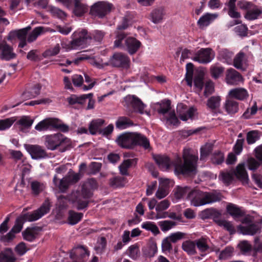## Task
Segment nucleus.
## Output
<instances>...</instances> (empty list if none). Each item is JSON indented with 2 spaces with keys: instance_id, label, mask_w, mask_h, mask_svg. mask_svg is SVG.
Returning a JSON list of instances; mask_svg holds the SVG:
<instances>
[{
  "instance_id": "56",
  "label": "nucleus",
  "mask_w": 262,
  "mask_h": 262,
  "mask_svg": "<svg viewBox=\"0 0 262 262\" xmlns=\"http://www.w3.org/2000/svg\"><path fill=\"white\" fill-rule=\"evenodd\" d=\"M43 30V28L42 27L35 28L32 32L28 35L27 41L29 42H31L35 40L37 37L42 33Z\"/></svg>"
},
{
  "instance_id": "54",
  "label": "nucleus",
  "mask_w": 262,
  "mask_h": 262,
  "mask_svg": "<svg viewBox=\"0 0 262 262\" xmlns=\"http://www.w3.org/2000/svg\"><path fill=\"white\" fill-rule=\"evenodd\" d=\"M74 194L80 195L84 199H89L92 196L93 192L87 185H83L81 191H77Z\"/></svg>"
},
{
  "instance_id": "59",
  "label": "nucleus",
  "mask_w": 262,
  "mask_h": 262,
  "mask_svg": "<svg viewBox=\"0 0 262 262\" xmlns=\"http://www.w3.org/2000/svg\"><path fill=\"white\" fill-rule=\"evenodd\" d=\"M224 69L223 67L218 65H212L210 67V73L213 78H218L223 73Z\"/></svg>"
},
{
  "instance_id": "41",
  "label": "nucleus",
  "mask_w": 262,
  "mask_h": 262,
  "mask_svg": "<svg viewBox=\"0 0 262 262\" xmlns=\"http://www.w3.org/2000/svg\"><path fill=\"white\" fill-rule=\"evenodd\" d=\"M221 99L219 96H211L207 102V106L212 112H215L220 107Z\"/></svg>"
},
{
  "instance_id": "30",
  "label": "nucleus",
  "mask_w": 262,
  "mask_h": 262,
  "mask_svg": "<svg viewBox=\"0 0 262 262\" xmlns=\"http://www.w3.org/2000/svg\"><path fill=\"white\" fill-rule=\"evenodd\" d=\"M224 107L228 114L233 115L238 111V103L230 97L226 100Z\"/></svg>"
},
{
  "instance_id": "19",
  "label": "nucleus",
  "mask_w": 262,
  "mask_h": 262,
  "mask_svg": "<svg viewBox=\"0 0 262 262\" xmlns=\"http://www.w3.org/2000/svg\"><path fill=\"white\" fill-rule=\"evenodd\" d=\"M16 56V55L14 52L13 48L6 41H4V45L2 46V48L1 50V59L5 61H9L14 59Z\"/></svg>"
},
{
  "instance_id": "12",
  "label": "nucleus",
  "mask_w": 262,
  "mask_h": 262,
  "mask_svg": "<svg viewBox=\"0 0 262 262\" xmlns=\"http://www.w3.org/2000/svg\"><path fill=\"white\" fill-rule=\"evenodd\" d=\"M110 64L114 67L128 69L129 67L130 59L124 54L115 53L110 59Z\"/></svg>"
},
{
  "instance_id": "26",
  "label": "nucleus",
  "mask_w": 262,
  "mask_h": 262,
  "mask_svg": "<svg viewBox=\"0 0 262 262\" xmlns=\"http://www.w3.org/2000/svg\"><path fill=\"white\" fill-rule=\"evenodd\" d=\"M229 96L232 99H236L239 100L246 99L249 95L247 91L244 88H235L232 89L229 92Z\"/></svg>"
},
{
  "instance_id": "10",
  "label": "nucleus",
  "mask_w": 262,
  "mask_h": 262,
  "mask_svg": "<svg viewBox=\"0 0 262 262\" xmlns=\"http://www.w3.org/2000/svg\"><path fill=\"white\" fill-rule=\"evenodd\" d=\"M125 104L133 108L134 112L141 114L144 113V109L145 105L142 100L137 96L134 95H128L124 97Z\"/></svg>"
},
{
  "instance_id": "9",
  "label": "nucleus",
  "mask_w": 262,
  "mask_h": 262,
  "mask_svg": "<svg viewBox=\"0 0 262 262\" xmlns=\"http://www.w3.org/2000/svg\"><path fill=\"white\" fill-rule=\"evenodd\" d=\"M89 255L90 251L85 246H78L74 248L70 253L72 262H86Z\"/></svg>"
},
{
  "instance_id": "31",
  "label": "nucleus",
  "mask_w": 262,
  "mask_h": 262,
  "mask_svg": "<svg viewBox=\"0 0 262 262\" xmlns=\"http://www.w3.org/2000/svg\"><path fill=\"white\" fill-rule=\"evenodd\" d=\"M143 254L145 257L151 258L154 257L158 252L157 245L156 242H151L143 248Z\"/></svg>"
},
{
  "instance_id": "44",
  "label": "nucleus",
  "mask_w": 262,
  "mask_h": 262,
  "mask_svg": "<svg viewBox=\"0 0 262 262\" xmlns=\"http://www.w3.org/2000/svg\"><path fill=\"white\" fill-rule=\"evenodd\" d=\"M195 242L187 240L184 242L182 245V249L188 254L193 255L196 253Z\"/></svg>"
},
{
  "instance_id": "64",
  "label": "nucleus",
  "mask_w": 262,
  "mask_h": 262,
  "mask_svg": "<svg viewBox=\"0 0 262 262\" xmlns=\"http://www.w3.org/2000/svg\"><path fill=\"white\" fill-rule=\"evenodd\" d=\"M237 5L239 9L247 12L249 10L252 8L255 5L251 2L246 0H239L237 1Z\"/></svg>"
},
{
  "instance_id": "29",
  "label": "nucleus",
  "mask_w": 262,
  "mask_h": 262,
  "mask_svg": "<svg viewBox=\"0 0 262 262\" xmlns=\"http://www.w3.org/2000/svg\"><path fill=\"white\" fill-rule=\"evenodd\" d=\"M138 162V159H129L125 160L119 166L120 173L123 176H128V169L132 166H135Z\"/></svg>"
},
{
  "instance_id": "38",
  "label": "nucleus",
  "mask_w": 262,
  "mask_h": 262,
  "mask_svg": "<svg viewBox=\"0 0 262 262\" xmlns=\"http://www.w3.org/2000/svg\"><path fill=\"white\" fill-rule=\"evenodd\" d=\"M83 214L70 210L68 212V221L69 224L74 225L79 223L82 219Z\"/></svg>"
},
{
  "instance_id": "62",
  "label": "nucleus",
  "mask_w": 262,
  "mask_h": 262,
  "mask_svg": "<svg viewBox=\"0 0 262 262\" xmlns=\"http://www.w3.org/2000/svg\"><path fill=\"white\" fill-rule=\"evenodd\" d=\"M245 57V53L242 52H239L234 57L233 60V66L237 69H241L243 67V61Z\"/></svg>"
},
{
  "instance_id": "13",
  "label": "nucleus",
  "mask_w": 262,
  "mask_h": 262,
  "mask_svg": "<svg viewBox=\"0 0 262 262\" xmlns=\"http://www.w3.org/2000/svg\"><path fill=\"white\" fill-rule=\"evenodd\" d=\"M93 93H89L88 94H82L78 96L75 94H72L67 98V101L69 104L73 107L75 108L79 109L80 108L85 105L88 97L93 96Z\"/></svg>"
},
{
  "instance_id": "21",
  "label": "nucleus",
  "mask_w": 262,
  "mask_h": 262,
  "mask_svg": "<svg viewBox=\"0 0 262 262\" xmlns=\"http://www.w3.org/2000/svg\"><path fill=\"white\" fill-rule=\"evenodd\" d=\"M56 126L55 118H48L40 121L35 126V129L39 132L52 130Z\"/></svg>"
},
{
  "instance_id": "18",
  "label": "nucleus",
  "mask_w": 262,
  "mask_h": 262,
  "mask_svg": "<svg viewBox=\"0 0 262 262\" xmlns=\"http://www.w3.org/2000/svg\"><path fill=\"white\" fill-rule=\"evenodd\" d=\"M166 14V11L163 7H159L154 9L150 12L149 19L154 24L162 23Z\"/></svg>"
},
{
  "instance_id": "7",
  "label": "nucleus",
  "mask_w": 262,
  "mask_h": 262,
  "mask_svg": "<svg viewBox=\"0 0 262 262\" xmlns=\"http://www.w3.org/2000/svg\"><path fill=\"white\" fill-rule=\"evenodd\" d=\"M72 40L70 42L71 48L73 49L79 48L82 49L86 47L89 41L92 39V36L87 30L79 29L72 34Z\"/></svg>"
},
{
  "instance_id": "8",
  "label": "nucleus",
  "mask_w": 262,
  "mask_h": 262,
  "mask_svg": "<svg viewBox=\"0 0 262 262\" xmlns=\"http://www.w3.org/2000/svg\"><path fill=\"white\" fill-rule=\"evenodd\" d=\"M112 6V4L106 2H98L92 6L90 9V14L99 18H103L111 12Z\"/></svg>"
},
{
  "instance_id": "2",
  "label": "nucleus",
  "mask_w": 262,
  "mask_h": 262,
  "mask_svg": "<svg viewBox=\"0 0 262 262\" xmlns=\"http://www.w3.org/2000/svg\"><path fill=\"white\" fill-rule=\"evenodd\" d=\"M51 207V204L49 198H46L37 209L32 212L25 213L19 215L16 219L15 224L11 229L12 232L18 233L21 230L24 224L26 221L33 222L37 221L45 214L49 212Z\"/></svg>"
},
{
  "instance_id": "53",
  "label": "nucleus",
  "mask_w": 262,
  "mask_h": 262,
  "mask_svg": "<svg viewBox=\"0 0 262 262\" xmlns=\"http://www.w3.org/2000/svg\"><path fill=\"white\" fill-rule=\"evenodd\" d=\"M34 120L29 116H23L18 121L17 124L21 126V129L24 128H30L32 126Z\"/></svg>"
},
{
  "instance_id": "60",
  "label": "nucleus",
  "mask_w": 262,
  "mask_h": 262,
  "mask_svg": "<svg viewBox=\"0 0 262 262\" xmlns=\"http://www.w3.org/2000/svg\"><path fill=\"white\" fill-rule=\"evenodd\" d=\"M217 225L223 227L230 234H233L236 232L234 226L230 222L222 220L221 221H219V223Z\"/></svg>"
},
{
  "instance_id": "15",
  "label": "nucleus",
  "mask_w": 262,
  "mask_h": 262,
  "mask_svg": "<svg viewBox=\"0 0 262 262\" xmlns=\"http://www.w3.org/2000/svg\"><path fill=\"white\" fill-rule=\"evenodd\" d=\"M234 176L241 181L243 184H247L249 182V177L248 173L246 170L245 166L244 163L238 164L235 169H233Z\"/></svg>"
},
{
  "instance_id": "36",
  "label": "nucleus",
  "mask_w": 262,
  "mask_h": 262,
  "mask_svg": "<svg viewBox=\"0 0 262 262\" xmlns=\"http://www.w3.org/2000/svg\"><path fill=\"white\" fill-rule=\"evenodd\" d=\"M134 125V122L126 117H119L116 122V127L119 129H124Z\"/></svg>"
},
{
  "instance_id": "4",
  "label": "nucleus",
  "mask_w": 262,
  "mask_h": 262,
  "mask_svg": "<svg viewBox=\"0 0 262 262\" xmlns=\"http://www.w3.org/2000/svg\"><path fill=\"white\" fill-rule=\"evenodd\" d=\"M194 206H200L206 204L220 202L223 198L221 193L216 191L213 192H203L199 189H192L187 195Z\"/></svg>"
},
{
  "instance_id": "6",
  "label": "nucleus",
  "mask_w": 262,
  "mask_h": 262,
  "mask_svg": "<svg viewBox=\"0 0 262 262\" xmlns=\"http://www.w3.org/2000/svg\"><path fill=\"white\" fill-rule=\"evenodd\" d=\"M45 145L48 149L51 150L60 146L61 152H64L72 148L71 141L61 133L48 135L45 138Z\"/></svg>"
},
{
  "instance_id": "14",
  "label": "nucleus",
  "mask_w": 262,
  "mask_h": 262,
  "mask_svg": "<svg viewBox=\"0 0 262 262\" xmlns=\"http://www.w3.org/2000/svg\"><path fill=\"white\" fill-rule=\"evenodd\" d=\"M25 146L33 159H41L48 157L46 150L40 145L25 144Z\"/></svg>"
},
{
  "instance_id": "3",
  "label": "nucleus",
  "mask_w": 262,
  "mask_h": 262,
  "mask_svg": "<svg viewBox=\"0 0 262 262\" xmlns=\"http://www.w3.org/2000/svg\"><path fill=\"white\" fill-rule=\"evenodd\" d=\"M118 145L123 148L134 149L139 146L145 149L150 148L149 140L140 133L125 132L120 135L116 140Z\"/></svg>"
},
{
  "instance_id": "16",
  "label": "nucleus",
  "mask_w": 262,
  "mask_h": 262,
  "mask_svg": "<svg viewBox=\"0 0 262 262\" xmlns=\"http://www.w3.org/2000/svg\"><path fill=\"white\" fill-rule=\"evenodd\" d=\"M187 106L183 104L178 105L177 111L179 118L182 121H187L189 118H192L194 116V109L190 107L187 109Z\"/></svg>"
},
{
  "instance_id": "47",
  "label": "nucleus",
  "mask_w": 262,
  "mask_h": 262,
  "mask_svg": "<svg viewBox=\"0 0 262 262\" xmlns=\"http://www.w3.org/2000/svg\"><path fill=\"white\" fill-rule=\"evenodd\" d=\"M106 245V238L104 236L101 237L98 241L97 245L94 248L96 254L99 255L103 254L105 251Z\"/></svg>"
},
{
  "instance_id": "22",
  "label": "nucleus",
  "mask_w": 262,
  "mask_h": 262,
  "mask_svg": "<svg viewBox=\"0 0 262 262\" xmlns=\"http://www.w3.org/2000/svg\"><path fill=\"white\" fill-rule=\"evenodd\" d=\"M237 228L244 235H253L260 231L259 226L255 223H251L246 226L239 225Z\"/></svg>"
},
{
  "instance_id": "48",
  "label": "nucleus",
  "mask_w": 262,
  "mask_h": 262,
  "mask_svg": "<svg viewBox=\"0 0 262 262\" xmlns=\"http://www.w3.org/2000/svg\"><path fill=\"white\" fill-rule=\"evenodd\" d=\"M219 56L223 62L230 64L232 61L233 53L227 49H222L219 52Z\"/></svg>"
},
{
  "instance_id": "23",
  "label": "nucleus",
  "mask_w": 262,
  "mask_h": 262,
  "mask_svg": "<svg viewBox=\"0 0 262 262\" xmlns=\"http://www.w3.org/2000/svg\"><path fill=\"white\" fill-rule=\"evenodd\" d=\"M227 212L233 217L235 221L245 215V212L237 205L230 203L226 207Z\"/></svg>"
},
{
  "instance_id": "50",
  "label": "nucleus",
  "mask_w": 262,
  "mask_h": 262,
  "mask_svg": "<svg viewBox=\"0 0 262 262\" xmlns=\"http://www.w3.org/2000/svg\"><path fill=\"white\" fill-rule=\"evenodd\" d=\"M141 227L147 231H151L155 235L160 233L158 227L155 223L151 222H144L141 225Z\"/></svg>"
},
{
  "instance_id": "34",
  "label": "nucleus",
  "mask_w": 262,
  "mask_h": 262,
  "mask_svg": "<svg viewBox=\"0 0 262 262\" xmlns=\"http://www.w3.org/2000/svg\"><path fill=\"white\" fill-rule=\"evenodd\" d=\"M261 13L262 9L255 5L252 8L246 12L244 17L247 20H252L258 18Z\"/></svg>"
},
{
  "instance_id": "25",
  "label": "nucleus",
  "mask_w": 262,
  "mask_h": 262,
  "mask_svg": "<svg viewBox=\"0 0 262 262\" xmlns=\"http://www.w3.org/2000/svg\"><path fill=\"white\" fill-rule=\"evenodd\" d=\"M226 79L227 82L230 84H237L243 79L242 75L232 68L227 70Z\"/></svg>"
},
{
  "instance_id": "20",
  "label": "nucleus",
  "mask_w": 262,
  "mask_h": 262,
  "mask_svg": "<svg viewBox=\"0 0 262 262\" xmlns=\"http://www.w3.org/2000/svg\"><path fill=\"white\" fill-rule=\"evenodd\" d=\"M202 217L206 219H213V221L218 224L219 221H221L222 213L216 209L213 208H208L202 212Z\"/></svg>"
},
{
  "instance_id": "61",
  "label": "nucleus",
  "mask_w": 262,
  "mask_h": 262,
  "mask_svg": "<svg viewBox=\"0 0 262 262\" xmlns=\"http://www.w3.org/2000/svg\"><path fill=\"white\" fill-rule=\"evenodd\" d=\"M213 147L210 144H206L204 147L201 148L200 149V160H203L207 158L212 152Z\"/></svg>"
},
{
  "instance_id": "45",
  "label": "nucleus",
  "mask_w": 262,
  "mask_h": 262,
  "mask_svg": "<svg viewBox=\"0 0 262 262\" xmlns=\"http://www.w3.org/2000/svg\"><path fill=\"white\" fill-rule=\"evenodd\" d=\"M258 253L262 254V239L259 236L254 237L252 256L257 258Z\"/></svg>"
},
{
  "instance_id": "24",
  "label": "nucleus",
  "mask_w": 262,
  "mask_h": 262,
  "mask_svg": "<svg viewBox=\"0 0 262 262\" xmlns=\"http://www.w3.org/2000/svg\"><path fill=\"white\" fill-rule=\"evenodd\" d=\"M40 230V228L37 226L28 227L22 232V235L25 240L31 242L35 240Z\"/></svg>"
},
{
  "instance_id": "37",
  "label": "nucleus",
  "mask_w": 262,
  "mask_h": 262,
  "mask_svg": "<svg viewBox=\"0 0 262 262\" xmlns=\"http://www.w3.org/2000/svg\"><path fill=\"white\" fill-rule=\"evenodd\" d=\"M192 190L190 187L177 186L173 189V192L175 197L177 199H180L187 195Z\"/></svg>"
},
{
  "instance_id": "52",
  "label": "nucleus",
  "mask_w": 262,
  "mask_h": 262,
  "mask_svg": "<svg viewBox=\"0 0 262 262\" xmlns=\"http://www.w3.org/2000/svg\"><path fill=\"white\" fill-rule=\"evenodd\" d=\"M30 29V28L28 27L20 30L12 31L10 32V35L11 37H16L19 40L26 39L28 31Z\"/></svg>"
},
{
  "instance_id": "1",
  "label": "nucleus",
  "mask_w": 262,
  "mask_h": 262,
  "mask_svg": "<svg viewBox=\"0 0 262 262\" xmlns=\"http://www.w3.org/2000/svg\"><path fill=\"white\" fill-rule=\"evenodd\" d=\"M154 159L160 168L163 171L173 167L177 175L192 177L197 173L198 157L191 154L189 149L183 150L182 159L177 157L173 161L164 155H156Z\"/></svg>"
},
{
  "instance_id": "33",
  "label": "nucleus",
  "mask_w": 262,
  "mask_h": 262,
  "mask_svg": "<svg viewBox=\"0 0 262 262\" xmlns=\"http://www.w3.org/2000/svg\"><path fill=\"white\" fill-rule=\"evenodd\" d=\"M53 182L55 186L58 187L62 192H65L70 185L66 177L59 181L57 176L55 175L53 178Z\"/></svg>"
},
{
  "instance_id": "27",
  "label": "nucleus",
  "mask_w": 262,
  "mask_h": 262,
  "mask_svg": "<svg viewBox=\"0 0 262 262\" xmlns=\"http://www.w3.org/2000/svg\"><path fill=\"white\" fill-rule=\"evenodd\" d=\"M237 0H229L225 4L228 7L227 12L229 16L233 18H239L241 17V13L237 11L236 2ZM227 9L224 8L223 10L226 11Z\"/></svg>"
},
{
  "instance_id": "43",
  "label": "nucleus",
  "mask_w": 262,
  "mask_h": 262,
  "mask_svg": "<svg viewBox=\"0 0 262 262\" xmlns=\"http://www.w3.org/2000/svg\"><path fill=\"white\" fill-rule=\"evenodd\" d=\"M195 246L201 252H206L210 248L208 244V238L202 236L201 238L195 240Z\"/></svg>"
},
{
  "instance_id": "28",
  "label": "nucleus",
  "mask_w": 262,
  "mask_h": 262,
  "mask_svg": "<svg viewBox=\"0 0 262 262\" xmlns=\"http://www.w3.org/2000/svg\"><path fill=\"white\" fill-rule=\"evenodd\" d=\"M73 13L77 16H82L88 10V6L82 3L81 0H74Z\"/></svg>"
},
{
  "instance_id": "49",
  "label": "nucleus",
  "mask_w": 262,
  "mask_h": 262,
  "mask_svg": "<svg viewBox=\"0 0 262 262\" xmlns=\"http://www.w3.org/2000/svg\"><path fill=\"white\" fill-rule=\"evenodd\" d=\"M80 195L74 194V202L77 204V209L78 210L84 209L88 207L90 203L88 200H83Z\"/></svg>"
},
{
  "instance_id": "63",
  "label": "nucleus",
  "mask_w": 262,
  "mask_h": 262,
  "mask_svg": "<svg viewBox=\"0 0 262 262\" xmlns=\"http://www.w3.org/2000/svg\"><path fill=\"white\" fill-rule=\"evenodd\" d=\"M238 246L241 251L244 253L252 252L253 247L247 241L241 242Z\"/></svg>"
},
{
  "instance_id": "35",
  "label": "nucleus",
  "mask_w": 262,
  "mask_h": 262,
  "mask_svg": "<svg viewBox=\"0 0 262 262\" xmlns=\"http://www.w3.org/2000/svg\"><path fill=\"white\" fill-rule=\"evenodd\" d=\"M104 123V120L102 119L93 120L91 122L89 126V130L91 134L95 135L97 132L101 130V127Z\"/></svg>"
},
{
  "instance_id": "11",
  "label": "nucleus",
  "mask_w": 262,
  "mask_h": 262,
  "mask_svg": "<svg viewBox=\"0 0 262 262\" xmlns=\"http://www.w3.org/2000/svg\"><path fill=\"white\" fill-rule=\"evenodd\" d=\"M214 57V52L211 48H202L196 53L192 60L201 64H207Z\"/></svg>"
},
{
  "instance_id": "32",
  "label": "nucleus",
  "mask_w": 262,
  "mask_h": 262,
  "mask_svg": "<svg viewBox=\"0 0 262 262\" xmlns=\"http://www.w3.org/2000/svg\"><path fill=\"white\" fill-rule=\"evenodd\" d=\"M16 258L11 248H7L0 253V262H15Z\"/></svg>"
},
{
  "instance_id": "5",
  "label": "nucleus",
  "mask_w": 262,
  "mask_h": 262,
  "mask_svg": "<svg viewBox=\"0 0 262 262\" xmlns=\"http://www.w3.org/2000/svg\"><path fill=\"white\" fill-rule=\"evenodd\" d=\"M127 35L125 32L118 33L114 41V46L115 47L124 49L130 55H133L139 50L142 43L136 38L127 37Z\"/></svg>"
},
{
  "instance_id": "42",
  "label": "nucleus",
  "mask_w": 262,
  "mask_h": 262,
  "mask_svg": "<svg viewBox=\"0 0 262 262\" xmlns=\"http://www.w3.org/2000/svg\"><path fill=\"white\" fill-rule=\"evenodd\" d=\"M216 17V15L215 14H212L208 13H206L199 18L197 22V24L200 28L204 26H207Z\"/></svg>"
},
{
  "instance_id": "17",
  "label": "nucleus",
  "mask_w": 262,
  "mask_h": 262,
  "mask_svg": "<svg viewBox=\"0 0 262 262\" xmlns=\"http://www.w3.org/2000/svg\"><path fill=\"white\" fill-rule=\"evenodd\" d=\"M219 180L226 186H229L234 181L233 168L224 169L220 172Z\"/></svg>"
},
{
  "instance_id": "39",
  "label": "nucleus",
  "mask_w": 262,
  "mask_h": 262,
  "mask_svg": "<svg viewBox=\"0 0 262 262\" xmlns=\"http://www.w3.org/2000/svg\"><path fill=\"white\" fill-rule=\"evenodd\" d=\"M41 86L40 84H34L29 90L26 91L23 94L24 98L31 99L35 97L40 94Z\"/></svg>"
},
{
  "instance_id": "51",
  "label": "nucleus",
  "mask_w": 262,
  "mask_h": 262,
  "mask_svg": "<svg viewBox=\"0 0 262 262\" xmlns=\"http://www.w3.org/2000/svg\"><path fill=\"white\" fill-rule=\"evenodd\" d=\"M48 11L51 13L53 17L58 18L64 19L67 16L66 13L64 11L54 6H49Z\"/></svg>"
},
{
  "instance_id": "57",
  "label": "nucleus",
  "mask_w": 262,
  "mask_h": 262,
  "mask_svg": "<svg viewBox=\"0 0 262 262\" xmlns=\"http://www.w3.org/2000/svg\"><path fill=\"white\" fill-rule=\"evenodd\" d=\"M158 224L162 231L166 232L175 226L176 223L172 221L165 220L159 222Z\"/></svg>"
},
{
  "instance_id": "40",
  "label": "nucleus",
  "mask_w": 262,
  "mask_h": 262,
  "mask_svg": "<svg viewBox=\"0 0 262 262\" xmlns=\"http://www.w3.org/2000/svg\"><path fill=\"white\" fill-rule=\"evenodd\" d=\"M158 106L157 111L159 114L165 115L171 109V101L168 99H164L161 102L157 103Z\"/></svg>"
},
{
  "instance_id": "46",
  "label": "nucleus",
  "mask_w": 262,
  "mask_h": 262,
  "mask_svg": "<svg viewBox=\"0 0 262 262\" xmlns=\"http://www.w3.org/2000/svg\"><path fill=\"white\" fill-rule=\"evenodd\" d=\"M32 193L34 195H38L45 189V185L37 181H33L30 184Z\"/></svg>"
},
{
  "instance_id": "58",
  "label": "nucleus",
  "mask_w": 262,
  "mask_h": 262,
  "mask_svg": "<svg viewBox=\"0 0 262 262\" xmlns=\"http://www.w3.org/2000/svg\"><path fill=\"white\" fill-rule=\"evenodd\" d=\"M259 139V136L257 130H252L247 134L246 140L248 144H252Z\"/></svg>"
},
{
  "instance_id": "55",
  "label": "nucleus",
  "mask_w": 262,
  "mask_h": 262,
  "mask_svg": "<svg viewBox=\"0 0 262 262\" xmlns=\"http://www.w3.org/2000/svg\"><path fill=\"white\" fill-rule=\"evenodd\" d=\"M211 160L213 164H221L225 160L224 153L220 150L215 151L212 155Z\"/></svg>"
}]
</instances>
